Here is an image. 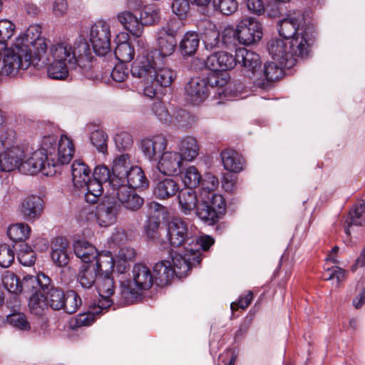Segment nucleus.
Here are the masks:
<instances>
[{
  "label": "nucleus",
  "mask_w": 365,
  "mask_h": 365,
  "mask_svg": "<svg viewBox=\"0 0 365 365\" xmlns=\"http://www.w3.org/2000/svg\"><path fill=\"white\" fill-rule=\"evenodd\" d=\"M96 267H93V264H83L81 267L78 274V282L84 288H91L97 282Z\"/></svg>",
  "instance_id": "nucleus-43"
},
{
  "label": "nucleus",
  "mask_w": 365,
  "mask_h": 365,
  "mask_svg": "<svg viewBox=\"0 0 365 365\" xmlns=\"http://www.w3.org/2000/svg\"><path fill=\"white\" fill-rule=\"evenodd\" d=\"M202 180L201 175L198 170L193 165L187 167L182 176V181L186 187H196L200 185Z\"/></svg>",
  "instance_id": "nucleus-52"
},
{
  "label": "nucleus",
  "mask_w": 365,
  "mask_h": 365,
  "mask_svg": "<svg viewBox=\"0 0 365 365\" xmlns=\"http://www.w3.org/2000/svg\"><path fill=\"white\" fill-rule=\"evenodd\" d=\"M154 282V276L144 264H136L133 268V281L123 282L121 294L127 303H133L141 295L142 290L150 289Z\"/></svg>",
  "instance_id": "nucleus-8"
},
{
  "label": "nucleus",
  "mask_w": 365,
  "mask_h": 365,
  "mask_svg": "<svg viewBox=\"0 0 365 365\" xmlns=\"http://www.w3.org/2000/svg\"><path fill=\"white\" fill-rule=\"evenodd\" d=\"M114 141L119 151L128 150L133 145L132 135L125 131L117 133L114 137Z\"/></svg>",
  "instance_id": "nucleus-60"
},
{
  "label": "nucleus",
  "mask_w": 365,
  "mask_h": 365,
  "mask_svg": "<svg viewBox=\"0 0 365 365\" xmlns=\"http://www.w3.org/2000/svg\"><path fill=\"white\" fill-rule=\"evenodd\" d=\"M128 34L125 32L118 34L115 38V58L121 63L130 62L135 56V50L128 41Z\"/></svg>",
  "instance_id": "nucleus-31"
},
{
  "label": "nucleus",
  "mask_w": 365,
  "mask_h": 365,
  "mask_svg": "<svg viewBox=\"0 0 365 365\" xmlns=\"http://www.w3.org/2000/svg\"><path fill=\"white\" fill-rule=\"evenodd\" d=\"M47 58V62L43 65H32L36 68L47 66L49 78L56 80H63L68 76L70 70L88 69L93 58L92 52L88 43L81 40L73 46L61 42L53 44L49 50V55L41 54Z\"/></svg>",
  "instance_id": "nucleus-2"
},
{
  "label": "nucleus",
  "mask_w": 365,
  "mask_h": 365,
  "mask_svg": "<svg viewBox=\"0 0 365 365\" xmlns=\"http://www.w3.org/2000/svg\"><path fill=\"white\" fill-rule=\"evenodd\" d=\"M41 34V27L31 25L16 38L10 48L0 52V74L14 76L19 71L26 70L31 65L46 63L47 58L41 54H45L47 43Z\"/></svg>",
  "instance_id": "nucleus-1"
},
{
  "label": "nucleus",
  "mask_w": 365,
  "mask_h": 365,
  "mask_svg": "<svg viewBox=\"0 0 365 365\" xmlns=\"http://www.w3.org/2000/svg\"><path fill=\"white\" fill-rule=\"evenodd\" d=\"M41 145L48 162V175H55L61 165L70 163L74 154L72 140L64 135L59 139L53 134L46 135L41 139Z\"/></svg>",
  "instance_id": "nucleus-6"
},
{
  "label": "nucleus",
  "mask_w": 365,
  "mask_h": 365,
  "mask_svg": "<svg viewBox=\"0 0 365 365\" xmlns=\"http://www.w3.org/2000/svg\"><path fill=\"white\" fill-rule=\"evenodd\" d=\"M71 173L73 185L77 188L84 187L91 178L90 169L81 160L73 161L71 165Z\"/></svg>",
  "instance_id": "nucleus-38"
},
{
  "label": "nucleus",
  "mask_w": 365,
  "mask_h": 365,
  "mask_svg": "<svg viewBox=\"0 0 365 365\" xmlns=\"http://www.w3.org/2000/svg\"><path fill=\"white\" fill-rule=\"evenodd\" d=\"M175 77V73L172 69L160 66L158 63L151 78L152 82L144 87V95L153 98L162 92L163 88L169 87Z\"/></svg>",
  "instance_id": "nucleus-15"
},
{
  "label": "nucleus",
  "mask_w": 365,
  "mask_h": 365,
  "mask_svg": "<svg viewBox=\"0 0 365 365\" xmlns=\"http://www.w3.org/2000/svg\"><path fill=\"white\" fill-rule=\"evenodd\" d=\"M16 29L15 24L9 20H0V45L4 46L14 34Z\"/></svg>",
  "instance_id": "nucleus-58"
},
{
  "label": "nucleus",
  "mask_w": 365,
  "mask_h": 365,
  "mask_svg": "<svg viewBox=\"0 0 365 365\" xmlns=\"http://www.w3.org/2000/svg\"><path fill=\"white\" fill-rule=\"evenodd\" d=\"M141 19L146 25H153L159 22L160 14L158 8L154 6H148L141 13Z\"/></svg>",
  "instance_id": "nucleus-57"
},
{
  "label": "nucleus",
  "mask_w": 365,
  "mask_h": 365,
  "mask_svg": "<svg viewBox=\"0 0 365 365\" xmlns=\"http://www.w3.org/2000/svg\"><path fill=\"white\" fill-rule=\"evenodd\" d=\"M106 311L107 309H100V306L98 304V305L94 306L91 310L86 313L79 314L76 318V326H89L95 322L97 317Z\"/></svg>",
  "instance_id": "nucleus-48"
},
{
  "label": "nucleus",
  "mask_w": 365,
  "mask_h": 365,
  "mask_svg": "<svg viewBox=\"0 0 365 365\" xmlns=\"http://www.w3.org/2000/svg\"><path fill=\"white\" fill-rule=\"evenodd\" d=\"M178 200L179 208L182 213L189 215L195 210L197 215V210L200 204V197L197 196L192 188L185 187L178 192Z\"/></svg>",
  "instance_id": "nucleus-26"
},
{
  "label": "nucleus",
  "mask_w": 365,
  "mask_h": 365,
  "mask_svg": "<svg viewBox=\"0 0 365 365\" xmlns=\"http://www.w3.org/2000/svg\"><path fill=\"white\" fill-rule=\"evenodd\" d=\"M7 322L12 327L21 331H29L31 329L26 315L21 312L13 313L7 316Z\"/></svg>",
  "instance_id": "nucleus-54"
},
{
  "label": "nucleus",
  "mask_w": 365,
  "mask_h": 365,
  "mask_svg": "<svg viewBox=\"0 0 365 365\" xmlns=\"http://www.w3.org/2000/svg\"><path fill=\"white\" fill-rule=\"evenodd\" d=\"M113 200L116 198L118 205H122L125 209L131 211H135L140 209L143 204V199L138 195L134 189H131L126 184L120 185L113 190L110 192Z\"/></svg>",
  "instance_id": "nucleus-18"
},
{
  "label": "nucleus",
  "mask_w": 365,
  "mask_h": 365,
  "mask_svg": "<svg viewBox=\"0 0 365 365\" xmlns=\"http://www.w3.org/2000/svg\"><path fill=\"white\" fill-rule=\"evenodd\" d=\"M200 43L198 34L194 31H188L182 36L180 44V50L183 56H190L195 53Z\"/></svg>",
  "instance_id": "nucleus-40"
},
{
  "label": "nucleus",
  "mask_w": 365,
  "mask_h": 365,
  "mask_svg": "<svg viewBox=\"0 0 365 365\" xmlns=\"http://www.w3.org/2000/svg\"><path fill=\"white\" fill-rule=\"evenodd\" d=\"M155 55L156 51L139 56L130 70L133 77L139 78L144 87L152 82L151 78L158 64Z\"/></svg>",
  "instance_id": "nucleus-12"
},
{
  "label": "nucleus",
  "mask_w": 365,
  "mask_h": 365,
  "mask_svg": "<svg viewBox=\"0 0 365 365\" xmlns=\"http://www.w3.org/2000/svg\"><path fill=\"white\" fill-rule=\"evenodd\" d=\"M168 231L171 246L178 248L176 250H173V252H185L186 247L194 246L199 239H202L204 237L212 238L207 235L192 236L187 222L180 217H174L170 220Z\"/></svg>",
  "instance_id": "nucleus-9"
},
{
  "label": "nucleus",
  "mask_w": 365,
  "mask_h": 365,
  "mask_svg": "<svg viewBox=\"0 0 365 365\" xmlns=\"http://www.w3.org/2000/svg\"><path fill=\"white\" fill-rule=\"evenodd\" d=\"M294 37L288 40L289 48L292 56L304 58L309 55L311 45V37L306 29L299 30Z\"/></svg>",
  "instance_id": "nucleus-25"
},
{
  "label": "nucleus",
  "mask_w": 365,
  "mask_h": 365,
  "mask_svg": "<svg viewBox=\"0 0 365 365\" xmlns=\"http://www.w3.org/2000/svg\"><path fill=\"white\" fill-rule=\"evenodd\" d=\"M118 212V205L113 197L105 195L96 207L95 212L90 209H85L83 215L86 220L96 222L100 227H108L114 224Z\"/></svg>",
  "instance_id": "nucleus-10"
},
{
  "label": "nucleus",
  "mask_w": 365,
  "mask_h": 365,
  "mask_svg": "<svg viewBox=\"0 0 365 365\" xmlns=\"http://www.w3.org/2000/svg\"><path fill=\"white\" fill-rule=\"evenodd\" d=\"M2 284L4 287L12 294H18L21 292V282L16 274L10 271H5L2 275Z\"/></svg>",
  "instance_id": "nucleus-50"
},
{
  "label": "nucleus",
  "mask_w": 365,
  "mask_h": 365,
  "mask_svg": "<svg viewBox=\"0 0 365 365\" xmlns=\"http://www.w3.org/2000/svg\"><path fill=\"white\" fill-rule=\"evenodd\" d=\"M117 264L111 252L109 251L105 252H98V257L94 259L93 267H96V271L101 274H111L115 264Z\"/></svg>",
  "instance_id": "nucleus-42"
},
{
  "label": "nucleus",
  "mask_w": 365,
  "mask_h": 365,
  "mask_svg": "<svg viewBox=\"0 0 365 365\" xmlns=\"http://www.w3.org/2000/svg\"><path fill=\"white\" fill-rule=\"evenodd\" d=\"M167 146V140L162 135H155L144 138L140 142V149L145 158L150 161H156Z\"/></svg>",
  "instance_id": "nucleus-22"
},
{
  "label": "nucleus",
  "mask_w": 365,
  "mask_h": 365,
  "mask_svg": "<svg viewBox=\"0 0 365 365\" xmlns=\"http://www.w3.org/2000/svg\"><path fill=\"white\" fill-rule=\"evenodd\" d=\"M100 299V309H108L113 304L111 297L114 294L115 286L111 274H100L96 282Z\"/></svg>",
  "instance_id": "nucleus-23"
},
{
  "label": "nucleus",
  "mask_w": 365,
  "mask_h": 365,
  "mask_svg": "<svg viewBox=\"0 0 365 365\" xmlns=\"http://www.w3.org/2000/svg\"><path fill=\"white\" fill-rule=\"evenodd\" d=\"M218 179L212 174H207L200 190V204L197 210V216L207 225H214L225 210V202L222 195L215 192L218 187Z\"/></svg>",
  "instance_id": "nucleus-5"
},
{
  "label": "nucleus",
  "mask_w": 365,
  "mask_h": 365,
  "mask_svg": "<svg viewBox=\"0 0 365 365\" xmlns=\"http://www.w3.org/2000/svg\"><path fill=\"white\" fill-rule=\"evenodd\" d=\"M107 140L108 136L103 130H95L91 133V142L97 150L103 154L107 153Z\"/></svg>",
  "instance_id": "nucleus-56"
},
{
  "label": "nucleus",
  "mask_w": 365,
  "mask_h": 365,
  "mask_svg": "<svg viewBox=\"0 0 365 365\" xmlns=\"http://www.w3.org/2000/svg\"><path fill=\"white\" fill-rule=\"evenodd\" d=\"M85 187L87 189V192L85 194L86 202L90 203L96 202L98 197L103 192V183L93 178L88 180Z\"/></svg>",
  "instance_id": "nucleus-47"
},
{
  "label": "nucleus",
  "mask_w": 365,
  "mask_h": 365,
  "mask_svg": "<svg viewBox=\"0 0 365 365\" xmlns=\"http://www.w3.org/2000/svg\"><path fill=\"white\" fill-rule=\"evenodd\" d=\"M237 64L243 68L244 75L254 81L256 76L261 75V58L259 56L245 48L237 49Z\"/></svg>",
  "instance_id": "nucleus-17"
},
{
  "label": "nucleus",
  "mask_w": 365,
  "mask_h": 365,
  "mask_svg": "<svg viewBox=\"0 0 365 365\" xmlns=\"http://www.w3.org/2000/svg\"><path fill=\"white\" fill-rule=\"evenodd\" d=\"M28 305L30 312L37 316L43 314L48 307L43 292L32 294L29 297Z\"/></svg>",
  "instance_id": "nucleus-45"
},
{
  "label": "nucleus",
  "mask_w": 365,
  "mask_h": 365,
  "mask_svg": "<svg viewBox=\"0 0 365 365\" xmlns=\"http://www.w3.org/2000/svg\"><path fill=\"white\" fill-rule=\"evenodd\" d=\"M51 286V279L44 274L41 273L37 276H25L21 282L22 291L31 293L46 292Z\"/></svg>",
  "instance_id": "nucleus-32"
},
{
  "label": "nucleus",
  "mask_w": 365,
  "mask_h": 365,
  "mask_svg": "<svg viewBox=\"0 0 365 365\" xmlns=\"http://www.w3.org/2000/svg\"><path fill=\"white\" fill-rule=\"evenodd\" d=\"M19 210L24 220L34 222L43 212L42 200L36 195L27 196L21 202Z\"/></svg>",
  "instance_id": "nucleus-24"
},
{
  "label": "nucleus",
  "mask_w": 365,
  "mask_h": 365,
  "mask_svg": "<svg viewBox=\"0 0 365 365\" xmlns=\"http://www.w3.org/2000/svg\"><path fill=\"white\" fill-rule=\"evenodd\" d=\"M212 5L215 10L224 15H230L235 13L238 8L236 0H213Z\"/></svg>",
  "instance_id": "nucleus-55"
},
{
  "label": "nucleus",
  "mask_w": 365,
  "mask_h": 365,
  "mask_svg": "<svg viewBox=\"0 0 365 365\" xmlns=\"http://www.w3.org/2000/svg\"><path fill=\"white\" fill-rule=\"evenodd\" d=\"M73 249L75 255L84 264H93L94 259L98 257V252L96 247L85 240H74Z\"/></svg>",
  "instance_id": "nucleus-35"
},
{
  "label": "nucleus",
  "mask_w": 365,
  "mask_h": 365,
  "mask_svg": "<svg viewBox=\"0 0 365 365\" xmlns=\"http://www.w3.org/2000/svg\"><path fill=\"white\" fill-rule=\"evenodd\" d=\"M93 178L102 183H108L111 191H113L117 187V185H115L114 183L112 182L113 179L112 170L110 171L109 168L104 165H100L95 168Z\"/></svg>",
  "instance_id": "nucleus-53"
},
{
  "label": "nucleus",
  "mask_w": 365,
  "mask_h": 365,
  "mask_svg": "<svg viewBox=\"0 0 365 365\" xmlns=\"http://www.w3.org/2000/svg\"><path fill=\"white\" fill-rule=\"evenodd\" d=\"M14 259V250L6 245L0 246V266L9 267Z\"/></svg>",
  "instance_id": "nucleus-63"
},
{
  "label": "nucleus",
  "mask_w": 365,
  "mask_h": 365,
  "mask_svg": "<svg viewBox=\"0 0 365 365\" xmlns=\"http://www.w3.org/2000/svg\"><path fill=\"white\" fill-rule=\"evenodd\" d=\"M48 162L46 160V155L42 150L41 145L40 148L27 156L26 151L24 150V157L21 161L20 171L26 175H35L41 172L46 176H53V175L46 174Z\"/></svg>",
  "instance_id": "nucleus-16"
},
{
  "label": "nucleus",
  "mask_w": 365,
  "mask_h": 365,
  "mask_svg": "<svg viewBox=\"0 0 365 365\" xmlns=\"http://www.w3.org/2000/svg\"><path fill=\"white\" fill-rule=\"evenodd\" d=\"M365 222V203L364 202L356 204L349 212V217L346 220L344 231L349 235L350 228L352 225L360 226Z\"/></svg>",
  "instance_id": "nucleus-39"
},
{
  "label": "nucleus",
  "mask_w": 365,
  "mask_h": 365,
  "mask_svg": "<svg viewBox=\"0 0 365 365\" xmlns=\"http://www.w3.org/2000/svg\"><path fill=\"white\" fill-rule=\"evenodd\" d=\"M263 35L262 26L259 21L253 17L242 19L236 29V36L240 43L250 45L259 41Z\"/></svg>",
  "instance_id": "nucleus-14"
},
{
  "label": "nucleus",
  "mask_w": 365,
  "mask_h": 365,
  "mask_svg": "<svg viewBox=\"0 0 365 365\" xmlns=\"http://www.w3.org/2000/svg\"><path fill=\"white\" fill-rule=\"evenodd\" d=\"M130 167V160L128 154L117 156L112 165L113 178L112 182L117 186L125 184V175Z\"/></svg>",
  "instance_id": "nucleus-34"
},
{
  "label": "nucleus",
  "mask_w": 365,
  "mask_h": 365,
  "mask_svg": "<svg viewBox=\"0 0 365 365\" xmlns=\"http://www.w3.org/2000/svg\"><path fill=\"white\" fill-rule=\"evenodd\" d=\"M267 48L273 59L278 61L281 66L289 68L295 65L297 59L292 56L288 41L286 39H272L268 43Z\"/></svg>",
  "instance_id": "nucleus-19"
},
{
  "label": "nucleus",
  "mask_w": 365,
  "mask_h": 365,
  "mask_svg": "<svg viewBox=\"0 0 365 365\" xmlns=\"http://www.w3.org/2000/svg\"><path fill=\"white\" fill-rule=\"evenodd\" d=\"M129 74L128 67L120 62L114 66L111 71V77L116 82H123L127 79Z\"/></svg>",
  "instance_id": "nucleus-64"
},
{
  "label": "nucleus",
  "mask_w": 365,
  "mask_h": 365,
  "mask_svg": "<svg viewBox=\"0 0 365 365\" xmlns=\"http://www.w3.org/2000/svg\"><path fill=\"white\" fill-rule=\"evenodd\" d=\"M31 232L30 226L26 223L20 222L11 225L7 228V235L14 242L25 241Z\"/></svg>",
  "instance_id": "nucleus-44"
},
{
  "label": "nucleus",
  "mask_w": 365,
  "mask_h": 365,
  "mask_svg": "<svg viewBox=\"0 0 365 365\" xmlns=\"http://www.w3.org/2000/svg\"><path fill=\"white\" fill-rule=\"evenodd\" d=\"M89 41L93 51L98 56H105L110 51V26L104 20L95 22L90 28Z\"/></svg>",
  "instance_id": "nucleus-11"
},
{
  "label": "nucleus",
  "mask_w": 365,
  "mask_h": 365,
  "mask_svg": "<svg viewBox=\"0 0 365 365\" xmlns=\"http://www.w3.org/2000/svg\"><path fill=\"white\" fill-rule=\"evenodd\" d=\"M236 60L237 50L235 55L227 51H218L208 56L204 64L212 73H220L234 68L237 65Z\"/></svg>",
  "instance_id": "nucleus-20"
},
{
  "label": "nucleus",
  "mask_w": 365,
  "mask_h": 365,
  "mask_svg": "<svg viewBox=\"0 0 365 365\" xmlns=\"http://www.w3.org/2000/svg\"><path fill=\"white\" fill-rule=\"evenodd\" d=\"M178 29L173 22H168L157 31L156 48L159 58L171 56L177 46Z\"/></svg>",
  "instance_id": "nucleus-13"
},
{
  "label": "nucleus",
  "mask_w": 365,
  "mask_h": 365,
  "mask_svg": "<svg viewBox=\"0 0 365 365\" xmlns=\"http://www.w3.org/2000/svg\"><path fill=\"white\" fill-rule=\"evenodd\" d=\"M210 87L215 89V97L220 100H228L236 93L228 73H210L206 78H192L187 83V101L192 105H200L208 97Z\"/></svg>",
  "instance_id": "nucleus-4"
},
{
  "label": "nucleus",
  "mask_w": 365,
  "mask_h": 365,
  "mask_svg": "<svg viewBox=\"0 0 365 365\" xmlns=\"http://www.w3.org/2000/svg\"><path fill=\"white\" fill-rule=\"evenodd\" d=\"M176 148L183 160L191 162L199 155L200 145L195 137L186 135L178 139Z\"/></svg>",
  "instance_id": "nucleus-29"
},
{
  "label": "nucleus",
  "mask_w": 365,
  "mask_h": 365,
  "mask_svg": "<svg viewBox=\"0 0 365 365\" xmlns=\"http://www.w3.org/2000/svg\"><path fill=\"white\" fill-rule=\"evenodd\" d=\"M213 238L204 237L194 246L187 247L185 252H171V259L157 262L153 267L154 279L161 285L167 284L174 274L179 278L187 276L192 266L201 261V251H207L214 244Z\"/></svg>",
  "instance_id": "nucleus-3"
},
{
  "label": "nucleus",
  "mask_w": 365,
  "mask_h": 365,
  "mask_svg": "<svg viewBox=\"0 0 365 365\" xmlns=\"http://www.w3.org/2000/svg\"><path fill=\"white\" fill-rule=\"evenodd\" d=\"M69 242L63 237L53 239L51 242V259L58 267H63L69 262Z\"/></svg>",
  "instance_id": "nucleus-30"
},
{
  "label": "nucleus",
  "mask_w": 365,
  "mask_h": 365,
  "mask_svg": "<svg viewBox=\"0 0 365 365\" xmlns=\"http://www.w3.org/2000/svg\"><path fill=\"white\" fill-rule=\"evenodd\" d=\"M18 259L22 265L30 267L33 265L36 261V254L30 247L26 245L25 247L19 251Z\"/></svg>",
  "instance_id": "nucleus-61"
},
{
  "label": "nucleus",
  "mask_w": 365,
  "mask_h": 365,
  "mask_svg": "<svg viewBox=\"0 0 365 365\" xmlns=\"http://www.w3.org/2000/svg\"><path fill=\"white\" fill-rule=\"evenodd\" d=\"M282 66L274 62L264 63L263 70H261V75L255 77L253 83L259 88H266L269 82L277 81L282 77Z\"/></svg>",
  "instance_id": "nucleus-27"
},
{
  "label": "nucleus",
  "mask_w": 365,
  "mask_h": 365,
  "mask_svg": "<svg viewBox=\"0 0 365 365\" xmlns=\"http://www.w3.org/2000/svg\"><path fill=\"white\" fill-rule=\"evenodd\" d=\"M43 293L46 295L48 307H50L54 310L62 309L64 296L63 291L48 286V289Z\"/></svg>",
  "instance_id": "nucleus-49"
},
{
  "label": "nucleus",
  "mask_w": 365,
  "mask_h": 365,
  "mask_svg": "<svg viewBox=\"0 0 365 365\" xmlns=\"http://www.w3.org/2000/svg\"><path fill=\"white\" fill-rule=\"evenodd\" d=\"M203 42L206 49L212 50L222 46L220 32L216 30H209L205 34Z\"/></svg>",
  "instance_id": "nucleus-59"
},
{
  "label": "nucleus",
  "mask_w": 365,
  "mask_h": 365,
  "mask_svg": "<svg viewBox=\"0 0 365 365\" xmlns=\"http://www.w3.org/2000/svg\"><path fill=\"white\" fill-rule=\"evenodd\" d=\"M180 190V185L178 181L166 178L155 183L153 187V195L159 200H168L175 196Z\"/></svg>",
  "instance_id": "nucleus-33"
},
{
  "label": "nucleus",
  "mask_w": 365,
  "mask_h": 365,
  "mask_svg": "<svg viewBox=\"0 0 365 365\" xmlns=\"http://www.w3.org/2000/svg\"><path fill=\"white\" fill-rule=\"evenodd\" d=\"M183 165L182 156L177 151H165L160 156L157 165L158 170L165 175H177Z\"/></svg>",
  "instance_id": "nucleus-21"
},
{
  "label": "nucleus",
  "mask_w": 365,
  "mask_h": 365,
  "mask_svg": "<svg viewBox=\"0 0 365 365\" xmlns=\"http://www.w3.org/2000/svg\"><path fill=\"white\" fill-rule=\"evenodd\" d=\"M118 21L133 36L140 38L143 33V24L133 13L124 11L117 15Z\"/></svg>",
  "instance_id": "nucleus-36"
},
{
  "label": "nucleus",
  "mask_w": 365,
  "mask_h": 365,
  "mask_svg": "<svg viewBox=\"0 0 365 365\" xmlns=\"http://www.w3.org/2000/svg\"><path fill=\"white\" fill-rule=\"evenodd\" d=\"M172 11L179 18H186L190 11V4L187 0H173L172 5Z\"/></svg>",
  "instance_id": "nucleus-62"
},
{
  "label": "nucleus",
  "mask_w": 365,
  "mask_h": 365,
  "mask_svg": "<svg viewBox=\"0 0 365 365\" xmlns=\"http://www.w3.org/2000/svg\"><path fill=\"white\" fill-rule=\"evenodd\" d=\"M81 304L82 300L80 296L75 291L70 290L64 294L62 309L68 314H73L77 311Z\"/></svg>",
  "instance_id": "nucleus-51"
},
{
  "label": "nucleus",
  "mask_w": 365,
  "mask_h": 365,
  "mask_svg": "<svg viewBox=\"0 0 365 365\" xmlns=\"http://www.w3.org/2000/svg\"><path fill=\"white\" fill-rule=\"evenodd\" d=\"M221 160L226 170L239 173L243 170L244 159L237 151L232 149H225L220 153Z\"/></svg>",
  "instance_id": "nucleus-37"
},
{
  "label": "nucleus",
  "mask_w": 365,
  "mask_h": 365,
  "mask_svg": "<svg viewBox=\"0 0 365 365\" xmlns=\"http://www.w3.org/2000/svg\"><path fill=\"white\" fill-rule=\"evenodd\" d=\"M125 184L131 189L146 187L148 180L140 167L131 166L125 175Z\"/></svg>",
  "instance_id": "nucleus-41"
},
{
  "label": "nucleus",
  "mask_w": 365,
  "mask_h": 365,
  "mask_svg": "<svg viewBox=\"0 0 365 365\" xmlns=\"http://www.w3.org/2000/svg\"><path fill=\"white\" fill-rule=\"evenodd\" d=\"M135 251L133 248L124 247L119 250L116 256V269L118 272L123 273L128 268L127 262L134 260Z\"/></svg>",
  "instance_id": "nucleus-46"
},
{
  "label": "nucleus",
  "mask_w": 365,
  "mask_h": 365,
  "mask_svg": "<svg viewBox=\"0 0 365 365\" xmlns=\"http://www.w3.org/2000/svg\"><path fill=\"white\" fill-rule=\"evenodd\" d=\"M303 17L301 14L289 15L286 19H282L278 24V31L281 36L287 41L289 40L301 29H305L302 26Z\"/></svg>",
  "instance_id": "nucleus-28"
},
{
  "label": "nucleus",
  "mask_w": 365,
  "mask_h": 365,
  "mask_svg": "<svg viewBox=\"0 0 365 365\" xmlns=\"http://www.w3.org/2000/svg\"><path fill=\"white\" fill-rule=\"evenodd\" d=\"M24 157V147L20 143L18 135L13 128L0 132V172L20 170Z\"/></svg>",
  "instance_id": "nucleus-7"
}]
</instances>
